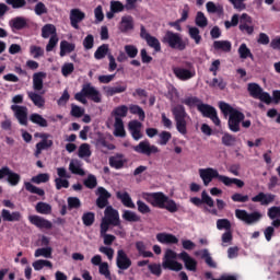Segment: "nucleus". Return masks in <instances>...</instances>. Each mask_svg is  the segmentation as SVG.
Listing matches in <instances>:
<instances>
[{
	"mask_svg": "<svg viewBox=\"0 0 280 280\" xmlns=\"http://www.w3.org/2000/svg\"><path fill=\"white\" fill-rule=\"evenodd\" d=\"M142 198L152 205V207H156L158 209H166L168 213H177L179 206L174 201V199H170L166 195L161 191L158 192H143Z\"/></svg>",
	"mask_w": 280,
	"mask_h": 280,
	"instance_id": "nucleus-1",
	"label": "nucleus"
},
{
	"mask_svg": "<svg viewBox=\"0 0 280 280\" xmlns=\"http://www.w3.org/2000/svg\"><path fill=\"white\" fill-rule=\"evenodd\" d=\"M221 113L226 117L229 115L228 126L231 132H240L243 119H246L244 113L233 108L229 103L219 102Z\"/></svg>",
	"mask_w": 280,
	"mask_h": 280,
	"instance_id": "nucleus-2",
	"label": "nucleus"
},
{
	"mask_svg": "<svg viewBox=\"0 0 280 280\" xmlns=\"http://www.w3.org/2000/svg\"><path fill=\"white\" fill-rule=\"evenodd\" d=\"M171 113L174 117L177 132H179V135H183V137H185L187 135V121L191 119L189 114H187V109L185 108V105L183 104L174 105L171 108Z\"/></svg>",
	"mask_w": 280,
	"mask_h": 280,
	"instance_id": "nucleus-3",
	"label": "nucleus"
},
{
	"mask_svg": "<svg viewBox=\"0 0 280 280\" xmlns=\"http://www.w3.org/2000/svg\"><path fill=\"white\" fill-rule=\"evenodd\" d=\"M163 45H167L171 49L176 51H185L189 43L188 39H183L180 33H174L173 31H166L162 37Z\"/></svg>",
	"mask_w": 280,
	"mask_h": 280,
	"instance_id": "nucleus-4",
	"label": "nucleus"
},
{
	"mask_svg": "<svg viewBox=\"0 0 280 280\" xmlns=\"http://www.w3.org/2000/svg\"><path fill=\"white\" fill-rule=\"evenodd\" d=\"M110 226L121 229V219L117 209L113 208V206H107L104 211V218L101 221V229L109 231Z\"/></svg>",
	"mask_w": 280,
	"mask_h": 280,
	"instance_id": "nucleus-5",
	"label": "nucleus"
},
{
	"mask_svg": "<svg viewBox=\"0 0 280 280\" xmlns=\"http://www.w3.org/2000/svg\"><path fill=\"white\" fill-rule=\"evenodd\" d=\"M184 67H173V73L177 80L182 82H187V80H191V78H196V69L194 68V63L189 61L184 62Z\"/></svg>",
	"mask_w": 280,
	"mask_h": 280,
	"instance_id": "nucleus-6",
	"label": "nucleus"
},
{
	"mask_svg": "<svg viewBox=\"0 0 280 280\" xmlns=\"http://www.w3.org/2000/svg\"><path fill=\"white\" fill-rule=\"evenodd\" d=\"M176 252L172 249H166L164 260L162 262V267L164 268V270H173L175 272H180V270H183V264L174 260L176 259Z\"/></svg>",
	"mask_w": 280,
	"mask_h": 280,
	"instance_id": "nucleus-7",
	"label": "nucleus"
},
{
	"mask_svg": "<svg viewBox=\"0 0 280 280\" xmlns=\"http://www.w3.org/2000/svg\"><path fill=\"white\" fill-rule=\"evenodd\" d=\"M132 150L137 152V154H143L144 156H152V154H159V152H161L159 147L151 144L149 140L139 142L138 145L132 147Z\"/></svg>",
	"mask_w": 280,
	"mask_h": 280,
	"instance_id": "nucleus-8",
	"label": "nucleus"
},
{
	"mask_svg": "<svg viewBox=\"0 0 280 280\" xmlns=\"http://www.w3.org/2000/svg\"><path fill=\"white\" fill-rule=\"evenodd\" d=\"M199 113H201L202 117H207L208 119H211V121L214 124V126H220V117H218V110L215 107L201 103L198 105Z\"/></svg>",
	"mask_w": 280,
	"mask_h": 280,
	"instance_id": "nucleus-9",
	"label": "nucleus"
},
{
	"mask_svg": "<svg viewBox=\"0 0 280 280\" xmlns=\"http://www.w3.org/2000/svg\"><path fill=\"white\" fill-rule=\"evenodd\" d=\"M235 217L237 218V220L245 222V224H255V222H259L261 220V212L254 211L252 213H248V211L246 210L236 209Z\"/></svg>",
	"mask_w": 280,
	"mask_h": 280,
	"instance_id": "nucleus-10",
	"label": "nucleus"
},
{
	"mask_svg": "<svg viewBox=\"0 0 280 280\" xmlns=\"http://www.w3.org/2000/svg\"><path fill=\"white\" fill-rule=\"evenodd\" d=\"M199 176L203 182V185L207 187L209 186V183H211V180H213V178H218V180H220V183H223V178L224 175H220V173L218 172V170L215 168H200L199 170Z\"/></svg>",
	"mask_w": 280,
	"mask_h": 280,
	"instance_id": "nucleus-11",
	"label": "nucleus"
},
{
	"mask_svg": "<svg viewBox=\"0 0 280 280\" xmlns=\"http://www.w3.org/2000/svg\"><path fill=\"white\" fill-rule=\"evenodd\" d=\"M116 266L118 268V275H124V270H128L132 266V260L124 249L117 250Z\"/></svg>",
	"mask_w": 280,
	"mask_h": 280,
	"instance_id": "nucleus-12",
	"label": "nucleus"
},
{
	"mask_svg": "<svg viewBox=\"0 0 280 280\" xmlns=\"http://www.w3.org/2000/svg\"><path fill=\"white\" fill-rule=\"evenodd\" d=\"M140 37L142 40H145L147 45H149L151 49H154L156 52L161 51V42L159 38L150 35L143 25L140 26Z\"/></svg>",
	"mask_w": 280,
	"mask_h": 280,
	"instance_id": "nucleus-13",
	"label": "nucleus"
},
{
	"mask_svg": "<svg viewBox=\"0 0 280 280\" xmlns=\"http://www.w3.org/2000/svg\"><path fill=\"white\" fill-rule=\"evenodd\" d=\"M12 32H21V30H30V20L23 16H15L9 21Z\"/></svg>",
	"mask_w": 280,
	"mask_h": 280,
	"instance_id": "nucleus-14",
	"label": "nucleus"
},
{
	"mask_svg": "<svg viewBox=\"0 0 280 280\" xmlns=\"http://www.w3.org/2000/svg\"><path fill=\"white\" fill-rule=\"evenodd\" d=\"M28 221L37 229H45L46 231H51V229H54V223L40 215H30Z\"/></svg>",
	"mask_w": 280,
	"mask_h": 280,
	"instance_id": "nucleus-15",
	"label": "nucleus"
},
{
	"mask_svg": "<svg viewBox=\"0 0 280 280\" xmlns=\"http://www.w3.org/2000/svg\"><path fill=\"white\" fill-rule=\"evenodd\" d=\"M83 93L88 100H91L95 104H100L102 102V94L95 89V86H92L91 83L83 84Z\"/></svg>",
	"mask_w": 280,
	"mask_h": 280,
	"instance_id": "nucleus-16",
	"label": "nucleus"
},
{
	"mask_svg": "<svg viewBox=\"0 0 280 280\" xmlns=\"http://www.w3.org/2000/svg\"><path fill=\"white\" fill-rule=\"evenodd\" d=\"M96 207L98 209H106V207H108V200H110V194L108 192V190H106V188L104 187H98L96 190Z\"/></svg>",
	"mask_w": 280,
	"mask_h": 280,
	"instance_id": "nucleus-17",
	"label": "nucleus"
},
{
	"mask_svg": "<svg viewBox=\"0 0 280 280\" xmlns=\"http://www.w3.org/2000/svg\"><path fill=\"white\" fill-rule=\"evenodd\" d=\"M103 91L107 97H113V95L126 93V91H128V84H126V82L118 81L116 82L115 86H104Z\"/></svg>",
	"mask_w": 280,
	"mask_h": 280,
	"instance_id": "nucleus-18",
	"label": "nucleus"
},
{
	"mask_svg": "<svg viewBox=\"0 0 280 280\" xmlns=\"http://www.w3.org/2000/svg\"><path fill=\"white\" fill-rule=\"evenodd\" d=\"M86 19V13L80 9H72L70 11V25L74 30H80V23Z\"/></svg>",
	"mask_w": 280,
	"mask_h": 280,
	"instance_id": "nucleus-19",
	"label": "nucleus"
},
{
	"mask_svg": "<svg viewBox=\"0 0 280 280\" xmlns=\"http://www.w3.org/2000/svg\"><path fill=\"white\" fill-rule=\"evenodd\" d=\"M11 110L21 126H27V106L11 105Z\"/></svg>",
	"mask_w": 280,
	"mask_h": 280,
	"instance_id": "nucleus-20",
	"label": "nucleus"
},
{
	"mask_svg": "<svg viewBox=\"0 0 280 280\" xmlns=\"http://www.w3.org/2000/svg\"><path fill=\"white\" fill-rule=\"evenodd\" d=\"M276 198V195L260 191L256 196L252 197V202H259L261 207H268V205H272V202H275Z\"/></svg>",
	"mask_w": 280,
	"mask_h": 280,
	"instance_id": "nucleus-21",
	"label": "nucleus"
},
{
	"mask_svg": "<svg viewBox=\"0 0 280 280\" xmlns=\"http://www.w3.org/2000/svg\"><path fill=\"white\" fill-rule=\"evenodd\" d=\"M118 30L121 32V34H128V32H132V30H135V18H132V15L122 16Z\"/></svg>",
	"mask_w": 280,
	"mask_h": 280,
	"instance_id": "nucleus-22",
	"label": "nucleus"
},
{
	"mask_svg": "<svg viewBox=\"0 0 280 280\" xmlns=\"http://www.w3.org/2000/svg\"><path fill=\"white\" fill-rule=\"evenodd\" d=\"M142 126L143 124H141V121L139 120L129 121L128 128L135 141H139L140 139H143V133H141Z\"/></svg>",
	"mask_w": 280,
	"mask_h": 280,
	"instance_id": "nucleus-23",
	"label": "nucleus"
},
{
	"mask_svg": "<svg viewBox=\"0 0 280 280\" xmlns=\"http://www.w3.org/2000/svg\"><path fill=\"white\" fill-rule=\"evenodd\" d=\"M178 257L182 259V261H184L186 270L196 272V268H198V262L196 259L191 258L187 252H182Z\"/></svg>",
	"mask_w": 280,
	"mask_h": 280,
	"instance_id": "nucleus-24",
	"label": "nucleus"
},
{
	"mask_svg": "<svg viewBox=\"0 0 280 280\" xmlns=\"http://www.w3.org/2000/svg\"><path fill=\"white\" fill-rule=\"evenodd\" d=\"M116 198L117 200H120L121 205H124V207H127V209H137V206L132 201V197H130V194H128V191H117Z\"/></svg>",
	"mask_w": 280,
	"mask_h": 280,
	"instance_id": "nucleus-25",
	"label": "nucleus"
},
{
	"mask_svg": "<svg viewBox=\"0 0 280 280\" xmlns=\"http://www.w3.org/2000/svg\"><path fill=\"white\" fill-rule=\"evenodd\" d=\"M1 218L3 222H21L23 215H21V212L19 211L10 212L8 209H2Z\"/></svg>",
	"mask_w": 280,
	"mask_h": 280,
	"instance_id": "nucleus-26",
	"label": "nucleus"
},
{
	"mask_svg": "<svg viewBox=\"0 0 280 280\" xmlns=\"http://www.w3.org/2000/svg\"><path fill=\"white\" fill-rule=\"evenodd\" d=\"M156 240L160 244H178V237L170 233H158Z\"/></svg>",
	"mask_w": 280,
	"mask_h": 280,
	"instance_id": "nucleus-27",
	"label": "nucleus"
},
{
	"mask_svg": "<svg viewBox=\"0 0 280 280\" xmlns=\"http://www.w3.org/2000/svg\"><path fill=\"white\" fill-rule=\"evenodd\" d=\"M27 97L37 108H45V97L36 92H27Z\"/></svg>",
	"mask_w": 280,
	"mask_h": 280,
	"instance_id": "nucleus-28",
	"label": "nucleus"
},
{
	"mask_svg": "<svg viewBox=\"0 0 280 280\" xmlns=\"http://www.w3.org/2000/svg\"><path fill=\"white\" fill-rule=\"evenodd\" d=\"M69 171L71 172V174H75L77 176H84L86 174L82 170V161L77 159L70 161Z\"/></svg>",
	"mask_w": 280,
	"mask_h": 280,
	"instance_id": "nucleus-29",
	"label": "nucleus"
},
{
	"mask_svg": "<svg viewBox=\"0 0 280 280\" xmlns=\"http://www.w3.org/2000/svg\"><path fill=\"white\" fill-rule=\"evenodd\" d=\"M109 165L114 167V170H121L124 165H126V160H124V154L117 153L116 155L110 156Z\"/></svg>",
	"mask_w": 280,
	"mask_h": 280,
	"instance_id": "nucleus-30",
	"label": "nucleus"
},
{
	"mask_svg": "<svg viewBox=\"0 0 280 280\" xmlns=\"http://www.w3.org/2000/svg\"><path fill=\"white\" fill-rule=\"evenodd\" d=\"M47 78V73L45 72H36L33 74V89L34 91H43V80Z\"/></svg>",
	"mask_w": 280,
	"mask_h": 280,
	"instance_id": "nucleus-31",
	"label": "nucleus"
},
{
	"mask_svg": "<svg viewBox=\"0 0 280 280\" xmlns=\"http://www.w3.org/2000/svg\"><path fill=\"white\" fill-rule=\"evenodd\" d=\"M114 136L124 139L126 137V128L124 127V119L116 118L114 122Z\"/></svg>",
	"mask_w": 280,
	"mask_h": 280,
	"instance_id": "nucleus-32",
	"label": "nucleus"
},
{
	"mask_svg": "<svg viewBox=\"0 0 280 280\" xmlns=\"http://www.w3.org/2000/svg\"><path fill=\"white\" fill-rule=\"evenodd\" d=\"M135 246L140 257H154L152 252H148V245L143 241H137Z\"/></svg>",
	"mask_w": 280,
	"mask_h": 280,
	"instance_id": "nucleus-33",
	"label": "nucleus"
},
{
	"mask_svg": "<svg viewBox=\"0 0 280 280\" xmlns=\"http://www.w3.org/2000/svg\"><path fill=\"white\" fill-rule=\"evenodd\" d=\"M75 51V44L69 43L68 40H61L60 42V52L59 56L61 58H65L67 54H71Z\"/></svg>",
	"mask_w": 280,
	"mask_h": 280,
	"instance_id": "nucleus-34",
	"label": "nucleus"
},
{
	"mask_svg": "<svg viewBox=\"0 0 280 280\" xmlns=\"http://www.w3.org/2000/svg\"><path fill=\"white\" fill-rule=\"evenodd\" d=\"M213 48L217 51H224L225 54H229L232 49V44L229 40H215L213 42Z\"/></svg>",
	"mask_w": 280,
	"mask_h": 280,
	"instance_id": "nucleus-35",
	"label": "nucleus"
},
{
	"mask_svg": "<svg viewBox=\"0 0 280 280\" xmlns=\"http://www.w3.org/2000/svg\"><path fill=\"white\" fill-rule=\"evenodd\" d=\"M188 35L190 36L191 40L195 42L196 45H200L202 43V36L200 35V28L196 26L188 27Z\"/></svg>",
	"mask_w": 280,
	"mask_h": 280,
	"instance_id": "nucleus-36",
	"label": "nucleus"
},
{
	"mask_svg": "<svg viewBox=\"0 0 280 280\" xmlns=\"http://www.w3.org/2000/svg\"><path fill=\"white\" fill-rule=\"evenodd\" d=\"M30 121H32V124H36L39 128H47V126H49L47 119H45L40 114H31Z\"/></svg>",
	"mask_w": 280,
	"mask_h": 280,
	"instance_id": "nucleus-37",
	"label": "nucleus"
},
{
	"mask_svg": "<svg viewBox=\"0 0 280 280\" xmlns=\"http://www.w3.org/2000/svg\"><path fill=\"white\" fill-rule=\"evenodd\" d=\"M247 91L250 97H254V100H257L261 95L264 89H261V86H259V84L257 83H248Z\"/></svg>",
	"mask_w": 280,
	"mask_h": 280,
	"instance_id": "nucleus-38",
	"label": "nucleus"
},
{
	"mask_svg": "<svg viewBox=\"0 0 280 280\" xmlns=\"http://www.w3.org/2000/svg\"><path fill=\"white\" fill-rule=\"evenodd\" d=\"M197 255L201 256V259H205V262L209 268H218V265L215 261H213V258L211 257V254H209V249H202Z\"/></svg>",
	"mask_w": 280,
	"mask_h": 280,
	"instance_id": "nucleus-39",
	"label": "nucleus"
},
{
	"mask_svg": "<svg viewBox=\"0 0 280 280\" xmlns=\"http://www.w3.org/2000/svg\"><path fill=\"white\" fill-rule=\"evenodd\" d=\"M35 211L42 215H49L51 213V205L39 201L35 206Z\"/></svg>",
	"mask_w": 280,
	"mask_h": 280,
	"instance_id": "nucleus-40",
	"label": "nucleus"
},
{
	"mask_svg": "<svg viewBox=\"0 0 280 280\" xmlns=\"http://www.w3.org/2000/svg\"><path fill=\"white\" fill-rule=\"evenodd\" d=\"M122 220L126 222H141V217L131 210H124Z\"/></svg>",
	"mask_w": 280,
	"mask_h": 280,
	"instance_id": "nucleus-41",
	"label": "nucleus"
},
{
	"mask_svg": "<svg viewBox=\"0 0 280 280\" xmlns=\"http://www.w3.org/2000/svg\"><path fill=\"white\" fill-rule=\"evenodd\" d=\"M112 115H113V117H115V119H121L124 117H128V106H126V105L117 106L112 112Z\"/></svg>",
	"mask_w": 280,
	"mask_h": 280,
	"instance_id": "nucleus-42",
	"label": "nucleus"
},
{
	"mask_svg": "<svg viewBox=\"0 0 280 280\" xmlns=\"http://www.w3.org/2000/svg\"><path fill=\"white\" fill-rule=\"evenodd\" d=\"M108 51H109L108 44H103L94 52V58L96 60H104V58L108 56Z\"/></svg>",
	"mask_w": 280,
	"mask_h": 280,
	"instance_id": "nucleus-43",
	"label": "nucleus"
},
{
	"mask_svg": "<svg viewBox=\"0 0 280 280\" xmlns=\"http://www.w3.org/2000/svg\"><path fill=\"white\" fill-rule=\"evenodd\" d=\"M182 104H185V106H189V108H194V106H196L198 110V106L202 104V100L198 98L197 96H188L182 100Z\"/></svg>",
	"mask_w": 280,
	"mask_h": 280,
	"instance_id": "nucleus-44",
	"label": "nucleus"
},
{
	"mask_svg": "<svg viewBox=\"0 0 280 280\" xmlns=\"http://www.w3.org/2000/svg\"><path fill=\"white\" fill-rule=\"evenodd\" d=\"M7 183L11 185V187H16L19 183H21V175L19 173H14L12 170L9 171L7 175Z\"/></svg>",
	"mask_w": 280,
	"mask_h": 280,
	"instance_id": "nucleus-45",
	"label": "nucleus"
},
{
	"mask_svg": "<svg viewBox=\"0 0 280 280\" xmlns=\"http://www.w3.org/2000/svg\"><path fill=\"white\" fill-rule=\"evenodd\" d=\"M222 178H223V185H225V187H231V185H236V187H238L240 189L244 187V180L242 179L231 178L225 175Z\"/></svg>",
	"mask_w": 280,
	"mask_h": 280,
	"instance_id": "nucleus-46",
	"label": "nucleus"
},
{
	"mask_svg": "<svg viewBox=\"0 0 280 280\" xmlns=\"http://www.w3.org/2000/svg\"><path fill=\"white\" fill-rule=\"evenodd\" d=\"M128 110L131 115H138L140 121H145V112L139 105H130Z\"/></svg>",
	"mask_w": 280,
	"mask_h": 280,
	"instance_id": "nucleus-47",
	"label": "nucleus"
},
{
	"mask_svg": "<svg viewBox=\"0 0 280 280\" xmlns=\"http://www.w3.org/2000/svg\"><path fill=\"white\" fill-rule=\"evenodd\" d=\"M101 237H103L105 246H113V242L117 240L115 235L108 234V230H104V228H101Z\"/></svg>",
	"mask_w": 280,
	"mask_h": 280,
	"instance_id": "nucleus-48",
	"label": "nucleus"
},
{
	"mask_svg": "<svg viewBox=\"0 0 280 280\" xmlns=\"http://www.w3.org/2000/svg\"><path fill=\"white\" fill-rule=\"evenodd\" d=\"M50 36H56V26L54 24H46L42 28V37L49 38Z\"/></svg>",
	"mask_w": 280,
	"mask_h": 280,
	"instance_id": "nucleus-49",
	"label": "nucleus"
},
{
	"mask_svg": "<svg viewBox=\"0 0 280 280\" xmlns=\"http://www.w3.org/2000/svg\"><path fill=\"white\" fill-rule=\"evenodd\" d=\"M195 23L197 27L205 28L207 25H209V20H207V16H205V13L202 11L197 12Z\"/></svg>",
	"mask_w": 280,
	"mask_h": 280,
	"instance_id": "nucleus-50",
	"label": "nucleus"
},
{
	"mask_svg": "<svg viewBox=\"0 0 280 280\" xmlns=\"http://www.w3.org/2000/svg\"><path fill=\"white\" fill-rule=\"evenodd\" d=\"M24 187H25L26 191H30V194H36L37 196H45L44 189L34 186V184H32L30 182H25Z\"/></svg>",
	"mask_w": 280,
	"mask_h": 280,
	"instance_id": "nucleus-51",
	"label": "nucleus"
},
{
	"mask_svg": "<svg viewBox=\"0 0 280 280\" xmlns=\"http://www.w3.org/2000/svg\"><path fill=\"white\" fill-rule=\"evenodd\" d=\"M82 222L84 226H93V224H95V212H84Z\"/></svg>",
	"mask_w": 280,
	"mask_h": 280,
	"instance_id": "nucleus-52",
	"label": "nucleus"
},
{
	"mask_svg": "<svg viewBox=\"0 0 280 280\" xmlns=\"http://www.w3.org/2000/svg\"><path fill=\"white\" fill-rule=\"evenodd\" d=\"M33 268L34 270H43L44 268H54V265L49 260L39 259L33 262Z\"/></svg>",
	"mask_w": 280,
	"mask_h": 280,
	"instance_id": "nucleus-53",
	"label": "nucleus"
},
{
	"mask_svg": "<svg viewBox=\"0 0 280 280\" xmlns=\"http://www.w3.org/2000/svg\"><path fill=\"white\" fill-rule=\"evenodd\" d=\"M83 185L88 189H95L97 187V177H95L93 174H90L88 178L83 180Z\"/></svg>",
	"mask_w": 280,
	"mask_h": 280,
	"instance_id": "nucleus-54",
	"label": "nucleus"
},
{
	"mask_svg": "<svg viewBox=\"0 0 280 280\" xmlns=\"http://www.w3.org/2000/svg\"><path fill=\"white\" fill-rule=\"evenodd\" d=\"M240 58L246 60V58H253V52H250L248 46L246 44H242L238 48Z\"/></svg>",
	"mask_w": 280,
	"mask_h": 280,
	"instance_id": "nucleus-55",
	"label": "nucleus"
},
{
	"mask_svg": "<svg viewBox=\"0 0 280 280\" xmlns=\"http://www.w3.org/2000/svg\"><path fill=\"white\" fill-rule=\"evenodd\" d=\"M217 229L219 231H231V221L229 219H218Z\"/></svg>",
	"mask_w": 280,
	"mask_h": 280,
	"instance_id": "nucleus-56",
	"label": "nucleus"
},
{
	"mask_svg": "<svg viewBox=\"0 0 280 280\" xmlns=\"http://www.w3.org/2000/svg\"><path fill=\"white\" fill-rule=\"evenodd\" d=\"M35 257H45L46 259H51V247L37 248L35 250Z\"/></svg>",
	"mask_w": 280,
	"mask_h": 280,
	"instance_id": "nucleus-57",
	"label": "nucleus"
},
{
	"mask_svg": "<svg viewBox=\"0 0 280 280\" xmlns=\"http://www.w3.org/2000/svg\"><path fill=\"white\" fill-rule=\"evenodd\" d=\"M237 139L235 136L231 133H224L222 137V143L223 145H226V148H231L232 145H235Z\"/></svg>",
	"mask_w": 280,
	"mask_h": 280,
	"instance_id": "nucleus-58",
	"label": "nucleus"
},
{
	"mask_svg": "<svg viewBox=\"0 0 280 280\" xmlns=\"http://www.w3.org/2000/svg\"><path fill=\"white\" fill-rule=\"evenodd\" d=\"M32 183H35V185H40V183H49V174L47 173H39L36 176L32 177Z\"/></svg>",
	"mask_w": 280,
	"mask_h": 280,
	"instance_id": "nucleus-59",
	"label": "nucleus"
},
{
	"mask_svg": "<svg viewBox=\"0 0 280 280\" xmlns=\"http://www.w3.org/2000/svg\"><path fill=\"white\" fill-rule=\"evenodd\" d=\"M137 207H138V211L142 214V215H148V213H152V209H150V206H148V203H145L144 201H142L141 199H139L137 201Z\"/></svg>",
	"mask_w": 280,
	"mask_h": 280,
	"instance_id": "nucleus-60",
	"label": "nucleus"
},
{
	"mask_svg": "<svg viewBox=\"0 0 280 280\" xmlns=\"http://www.w3.org/2000/svg\"><path fill=\"white\" fill-rule=\"evenodd\" d=\"M30 54L33 56V58H40L45 56V49L40 46L32 45L30 47Z\"/></svg>",
	"mask_w": 280,
	"mask_h": 280,
	"instance_id": "nucleus-61",
	"label": "nucleus"
},
{
	"mask_svg": "<svg viewBox=\"0 0 280 280\" xmlns=\"http://www.w3.org/2000/svg\"><path fill=\"white\" fill-rule=\"evenodd\" d=\"M73 71H75V66H73L72 62H67L61 67V73L63 78H69Z\"/></svg>",
	"mask_w": 280,
	"mask_h": 280,
	"instance_id": "nucleus-62",
	"label": "nucleus"
},
{
	"mask_svg": "<svg viewBox=\"0 0 280 280\" xmlns=\"http://www.w3.org/2000/svg\"><path fill=\"white\" fill-rule=\"evenodd\" d=\"M79 156L80 159H84L85 156H91V145L89 143H83L80 145Z\"/></svg>",
	"mask_w": 280,
	"mask_h": 280,
	"instance_id": "nucleus-63",
	"label": "nucleus"
},
{
	"mask_svg": "<svg viewBox=\"0 0 280 280\" xmlns=\"http://www.w3.org/2000/svg\"><path fill=\"white\" fill-rule=\"evenodd\" d=\"M267 215L270 220H277V218H280V206L269 208Z\"/></svg>",
	"mask_w": 280,
	"mask_h": 280,
	"instance_id": "nucleus-64",
	"label": "nucleus"
}]
</instances>
